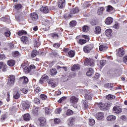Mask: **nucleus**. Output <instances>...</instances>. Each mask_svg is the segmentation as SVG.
Returning a JSON list of instances; mask_svg holds the SVG:
<instances>
[{"label":"nucleus","mask_w":127,"mask_h":127,"mask_svg":"<svg viewBox=\"0 0 127 127\" xmlns=\"http://www.w3.org/2000/svg\"><path fill=\"white\" fill-rule=\"evenodd\" d=\"M125 53H126L125 52V49L123 48H120L116 50V55L117 56H119L120 57H122L124 56Z\"/></svg>","instance_id":"7ed1b4c3"},{"label":"nucleus","mask_w":127,"mask_h":127,"mask_svg":"<svg viewBox=\"0 0 127 127\" xmlns=\"http://www.w3.org/2000/svg\"><path fill=\"white\" fill-rule=\"evenodd\" d=\"M124 63L127 64V56H125L123 59Z\"/></svg>","instance_id":"338daca9"},{"label":"nucleus","mask_w":127,"mask_h":127,"mask_svg":"<svg viewBox=\"0 0 127 127\" xmlns=\"http://www.w3.org/2000/svg\"><path fill=\"white\" fill-rule=\"evenodd\" d=\"M106 10L108 12H111V11H112V10H113V9H114V8H113V7L111 5H108L106 7Z\"/></svg>","instance_id":"c03bdc74"},{"label":"nucleus","mask_w":127,"mask_h":127,"mask_svg":"<svg viewBox=\"0 0 127 127\" xmlns=\"http://www.w3.org/2000/svg\"><path fill=\"white\" fill-rule=\"evenodd\" d=\"M113 21H114V19L111 17H109L106 18L105 22L106 24H107V25H110V24H112L113 23Z\"/></svg>","instance_id":"4468645a"},{"label":"nucleus","mask_w":127,"mask_h":127,"mask_svg":"<svg viewBox=\"0 0 127 127\" xmlns=\"http://www.w3.org/2000/svg\"><path fill=\"white\" fill-rule=\"evenodd\" d=\"M115 96L111 94H109L106 96V99H107V100H113Z\"/></svg>","instance_id":"a18cd8bd"},{"label":"nucleus","mask_w":127,"mask_h":127,"mask_svg":"<svg viewBox=\"0 0 127 127\" xmlns=\"http://www.w3.org/2000/svg\"><path fill=\"white\" fill-rule=\"evenodd\" d=\"M22 5H21V4H17L15 5V8H16V9H20L22 7Z\"/></svg>","instance_id":"6e6d98bb"},{"label":"nucleus","mask_w":127,"mask_h":127,"mask_svg":"<svg viewBox=\"0 0 127 127\" xmlns=\"http://www.w3.org/2000/svg\"><path fill=\"white\" fill-rule=\"evenodd\" d=\"M89 30V27L88 26H84L82 28V31L83 32H87Z\"/></svg>","instance_id":"8fccbe9b"},{"label":"nucleus","mask_w":127,"mask_h":127,"mask_svg":"<svg viewBox=\"0 0 127 127\" xmlns=\"http://www.w3.org/2000/svg\"><path fill=\"white\" fill-rule=\"evenodd\" d=\"M19 52L18 51H15L13 52L12 56L13 57H17V56H19Z\"/></svg>","instance_id":"09e8293b"},{"label":"nucleus","mask_w":127,"mask_h":127,"mask_svg":"<svg viewBox=\"0 0 127 127\" xmlns=\"http://www.w3.org/2000/svg\"><path fill=\"white\" fill-rule=\"evenodd\" d=\"M23 120L25 122H28L30 120V115L29 114H26L23 116Z\"/></svg>","instance_id":"393cba45"},{"label":"nucleus","mask_w":127,"mask_h":127,"mask_svg":"<svg viewBox=\"0 0 127 127\" xmlns=\"http://www.w3.org/2000/svg\"><path fill=\"white\" fill-rule=\"evenodd\" d=\"M7 65L10 67H13L15 65V61L13 60H10L7 62Z\"/></svg>","instance_id":"4be33fe9"},{"label":"nucleus","mask_w":127,"mask_h":127,"mask_svg":"<svg viewBox=\"0 0 127 127\" xmlns=\"http://www.w3.org/2000/svg\"><path fill=\"white\" fill-rule=\"evenodd\" d=\"M119 23L118 22H116L114 24V25H113V27L114 28H115V29H119Z\"/></svg>","instance_id":"0e129e2a"},{"label":"nucleus","mask_w":127,"mask_h":127,"mask_svg":"<svg viewBox=\"0 0 127 127\" xmlns=\"http://www.w3.org/2000/svg\"><path fill=\"white\" fill-rule=\"evenodd\" d=\"M22 107L24 110H27L30 107V103H29V101H25L22 104Z\"/></svg>","instance_id":"9d476101"},{"label":"nucleus","mask_w":127,"mask_h":127,"mask_svg":"<svg viewBox=\"0 0 127 127\" xmlns=\"http://www.w3.org/2000/svg\"><path fill=\"white\" fill-rule=\"evenodd\" d=\"M101 32L102 29H101V27L96 26L95 27L94 33H95V34H100Z\"/></svg>","instance_id":"a211bd4d"},{"label":"nucleus","mask_w":127,"mask_h":127,"mask_svg":"<svg viewBox=\"0 0 127 127\" xmlns=\"http://www.w3.org/2000/svg\"><path fill=\"white\" fill-rule=\"evenodd\" d=\"M15 80V77L14 76L12 75L10 76L9 80L7 82L8 86H13V84H14V80Z\"/></svg>","instance_id":"423d86ee"},{"label":"nucleus","mask_w":127,"mask_h":127,"mask_svg":"<svg viewBox=\"0 0 127 127\" xmlns=\"http://www.w3.org/2000/svg\"><path fill=\"white\" fill-rule=\"evenodd\" d=\"M1 69H2V72H6V70L7 69V65L2 63Z\"/></svg>","instance_id":"473e14b6"},{"label":"nucleus","mask_w":127,"mask_h":127,"mask_svg":"<svg viewBox=\"0 0 127 127\" xmlns=\"http://www.w3.org/2000/svg\"><path fill=\"white\" fill-rule=\"evenodd\" d=\"M68 126L69 127H72L73 126V123L74 122V119L70 118L68 120Z\"/></svg>","instance_id":"2f4dec72"},{"label":"nucleus","mask_w":127,"mask_h":127,"mask_svg":"<svg viewBox=\"0 0 127 127\" xmlns=\"http://www.w3.org/2000/svg\"><path fill=\"white\" fill-rule=\"evenodd\" d=\"M62 112V109L61 108H58L55 110L56 114H60Z\"/></svg>","instance_id":"680f3d73"},{"label":"nucleus","mask_w":127,"mask_h":127,"mask_svg":"<svg viewBox=\"0 0 127 127\" xmlns=\"http://www.w3.org/2000/svg\"><path fill=\"white\" fill-rule=\"evenodd\" d=\"M96 118L97 120H103L104 118H105V116L104 113L103 112H99L96 114Z\"/></svg>","instance_id":"9b49d317"},{"label":"nucleus","mask_w":127,"mask_h":127,"mask_svg":"<svg viewBox=\"0 0 127 127\" xmlns=\"http://www.w3.org/2000/svg\"><path fill=\"white\" fill-rule=\"evenodd\" d=\"M104 87L107 89H111L114 87V84L113 83H106L105 84Z\"/></svg>","instance_id":"72a5a7b5"},{"label":"nucleus","mask_w":127,"mask_h":127,"mask_svg":"<svg viewBox=\"0 0 127 127\" xmlns=\"http://www.w3.org/2000/svg\"><path fill=\"white\" fill-rule=\"evenodd\" d=\"M21 41L23 44H28V43H29V39L28 37L23 36L21 38Z\"/></svg>","instance_id":"6e6552de"},{"label":"nucleus","mask_w":127,"mask_h":127,"mask_svg":"<svg viewBox=\"0 0 127 127\" xmlns=\"http://www.w3.org/2000/svg\"><path fill=\"white\" fill-rule=\"evenodd\" d=\"M89 125V126H94L95 125V120L93 119H90Z\"/></svg>","instance_id":"de8ad7c7"},{"label":"nucleus","mask_w":127,"mask_h":127,"mask_svg":"<svg viewBox=\"0 0 127 127\" xmlns=\"http://www.w3.org/2000/svg\"><path fill=\"white\" fill-rule=\"evenodd\" d=\"M93 74H94V70H93V68H89V70L86 73L87 76H92Z\"/></svg>","instance_id":"c85d7f7f"},{"label":"nucleus","mask_w":127,"mask_h":127,"mask_svg":"<svg viewBox=\"0 0 127 127\" xmlns=\"http://www.w3.org/2000/svg\"><path fill=\"white\" fill-rule=\"evenodd\" d=\"M19 80L22 84H27V83H28V78L26 76L20 77Z\"/></svg>","instance_id":"2eb2a0df"},{"label":"nucleus","mask_w":127,"mask_h":127,"mask_svg":"<svg viewBox=\"0 0 127 127\" xmlns=\"http://www.w3.org/2000/svg\"><path fill=\"white\" fill-rule=\"evenodd\" d=\"M86 42H87V40L83 39H79L78 41V43L81 45H83V44H85Z\"/></svg>","instance_id":"ea45409f"},{"label":"nucleus","mask_w":127,"mask_h":127,"mask_svg":"<svg viewBox=\"0 0 127 127\" xmlns=\"http://www.w3.org/2000/svg\"><path fill=\"white\" fill-rule=\"evenodd\" d=\"M104 10H105V8H104V7H100L97 10V14H98L99 15H102Z\"/></svg>","instance_id":"bb28decb"},{"label":"nucleus","mask_w":127,"mask_h":127,"mask_svg":"<svg viewBox=\"0 0 127 127\" xmlns=\"http://www.w3.org/2000/svg\"><path fill=\"white\" fill-rule=\"evenodd\" d=\"M20 98V94L18 91H15L13 94V98L17 100Z\"/></svg>","instance_id":"a878e982"},{"label":"nucleus","mask_w":127,"mask_h":127,"mask_svg":"<svg viewBox=\"0 0 127 127\" xmlns=\"http://www.w3.org/2000/svg\"><path fill=\"white\" fill-rule=\"evenodd\" d=\"M100 64L101 67H104L106 65V61L102 60L100 62Z\"/></svg>","instance_id":"5fc2aeb1"},{"label":"nucleus","mask_w":127,"mask_h":127,"mask_svg":"<svg viewBox=\"0 0 127 127\" xmlns=\"http://www.w3.org/2000/svg\"><path fill=\"white\" fill-rule=\"evenodd\" d=\"M113 111L114 113H116V114H120V113H122V108H121V107L116 105L114 107Z\"/></svg>","instance_id":"1a4fd4ad"},{"label":"nucleus","mask_w":127,"mask_h":127,"mask_svg":"<svg viewBox=\"0 0 127 127\" xmlns=\"http://www.w3.org/2000/svg\"><path fill=\"white\" fill-rule=\"evenodd\" d=\"M116 117L114 115H110L107 117V121H115L116 120Z\"/></svg>","instance_id":"7c9ffc66"},{"label":"nucleus","mask_w":127,"mask_h":127,"mask_svg":"<svg viewBox=\"0 0 127 127\" xmlns=\"http://www.w3.org/2000/svg\"><path fill=\"white\" fill-rule=\"evenodd\" d=\"M30 15L31 18L33 21H35V20H37V19H38V14L36 12L32 13Z\"/></svg>","instance_id":"ddd939ff"},{"label":"nucleus","mask_w":127,"mask_h":127,"mask_svg":"<svg viewBox=\"0 0 127 127\" xmlns=\"http://www.w3.org/2000/svg\"><path fill=\"white\" fill-rule=\"evenodd\" d=\"M38 54V52H37V50H34L33 51H32L31 56L32 58H34V57H36V56H37Z\"/></svg>","instance_id":"cd10ccee"},{"label":"nucleus","mask_w":127,"mask_h":127,"mask_svg":"<svg viewBox=\"0 0 127 127\" xmlns=\"http://www.w3.org/2000/svg\"><path fill=\"white\" fill-rule=\"evenodd\" d=\"M2 20H3V21H5L6 22H8V23H9L10 22V18L9 16H6L5 17H2L1 18Z\"/></svg>","instance_id":"e433bc0d"},{"label":"nucleus","mask_w":127,"mask_h":127,"mask_svg":"<svg viewBox=\"0 0 127 127\" xmlns=\"http://www.w3.org/2000/svg\"><path fill=\"white\" fill-rule=\"evenodd\" d=\"M35 68H36V66H35V65H34V64H31L29 67L30 71H31V70H34Z\"/></svg>","instance_id":"bf43d9fd"},{"label":"nucleus","mask_w":127,"mask_h":127,"mask_svg":"<svg viewBox=\"0 0 127 127\" xmlns=\"http://www.w3.org/2000/svg\"><path fill=\"white\" fill-rule=\"evenodd\" d=\"M57 74V70L55 68H52L51 69V76H55Z\"/></svg>","instance_id":"c9c22d12"},{"label":"nucleus","mask_w":127,"mask_h":127,"mask_svg":"<svg viewBox=\"0 0 127 127\" xmlns=\"http://www.w3.org/2000/svg\"><path fill=\"white\" fill-rule=\"evenodd\" d=\"M38 112H39V108L37 107H33L32 113L34 116H37V115H38Z\"/></svg>","instance_id":"aec40b11"},{"label":"nucleus","mask_w":127,"mask_h":127,"mask_svg":"<svg viewBox=\"0 0 127 127\" xmlns=\"http://www.w3.org/2000/svg\"><path fill=\"white\" fill-rule=\"evenodd\" d=\"M84 97H85V99H86V100H92V96L88 94H85Z\"/></svg>","instance_id":"603ef678"},{"label":"nucleus","mask_w":127,"mask_h":127,"mask_svg":"<svg viewBox=\"0 0 127 127\" xmlns=\"http://www.w3.org/2000/svg\"><path fill=\"white\" fill-rule=\"evenodd\" d=\"M54 122H55V124H56V125H58V124L60 123V119H59L58 118H56L54 119Z\"/></svg>","instance_id":"052dcab7"},{"label":"nucleus","mask_w":127,"mask_h":127,"mask_svg":"<svg viewBox=\"0 0 127 127\" xmlns=\"http://www.w3.org/2000/svg\"><path fill=\"white\" fill-rule=\"evenodd\" d=\"M77 12H79V8H74L71 9V13L75 14L77 13Z\"/></svg>","instance_id":"a19ab883"},{"label":"nucleus","mask_w":127,"mask_h":127,"mask_svg":"<svg viewBox=\"0 0 127 127\" xmlns=\"http://www.w3.org/2000/svg\"><path fill=\"white\" fill-rule=\"evenodd\" d=\"M85 64L87 66H90L91 67H94L95 66V61L94 59L86 60Z\"/></svg>","instance_id":"20e7f679"},{"label":"nucleus","mask_w":127,"mask_h":127,"mask_svg":"<svg viewBox=\"0 0 127 127\" xmlns=\"http://www.w3.org/2000/svg\"><path fill=\"white\" fill-rule=\"evenodd\" d=\"M69 57L73 58L75 56V52L74 51H70L68 52Z\"/></svg>","instance_id":"4c0bfd02"},{"label":"nucleus","mask_w":127,"mask_h":127,"mask_svg":"<svg viewBox=\"0 0 127 127\" xmlns=\"http://www.w3.org/2000/svg\"><path fill=\"white\" fill-rule=\"evenodd\" d=\"M49 79V76L46 74H44L39 80L40 84H43L45 81Z\"/></svg>","instance_id":"0eeeda50"},{"label":"nucleus","mask_w":127,"mask_h":127,"mask_svg":"<svg viewBox=\"0 0 127 127\" xmlns=\"http://www.w3.org/2000/svg\"><path fill=\"white\" fill-rule=\"evenodd\" d=\"M34 103H35V104H40V100H39V99L38 98H35L34 100Z\"/></svg>","instance_id":"e2e57ef3"},{"label":"nucleus","mask_w":127,"mask_h":127,"mask_svg":"<svg viewBox=\"0 0 127 127\" xmlns=\"http://www.w3.org/2000/svg\"><path fill=\"white\" fill-rule=\"evenodd\" d=\"M17 34L18 35H19V36H21V35H25L26 34H27V32L23 30H22L19 31L17 32Z\"/></svg>","instance_id":"c756f323"},{"label":"nucleus","mask_w":127,"mask_h":127,"mask_svg":"<svg viewBox=\"0 0 127 127\" xmlns=\"http://www.w3.org/2000/svg\"><path fill=\"white\" fill-rule=\"evenodd\" d=\"M40 98L43 101H45V100H47V96H46V95H45V94H41L40 95Z\"/></svg>","instance_id":"3c124183"},{"label":"nucleus","mask_w":127,"mask_h":127,"mask_svg":"<svg viewBox=\"0 0 127 127\" xmlns=\"http://www.w3.org/2000/svg\"><path fill=\"white\" fill-rule=\"evenodd\" d=\"M39 121L40 122L41 127H43V126L46 124V120H45V118L43 117L39 118Z\"/></svg>","instance_id":"dca6fc26"},{"label":"nucleus","mask_w":127,"mask_h":127,"mask_svg":"<svg viewBox=\"0 0 127 127\" xmlns=\"http://www.w3.org/2000/svg\"><path fill=\"white\" fill-rule=\"evenodd\" d=\"M40 11L43 13H49V9H48V6H42L40 8Z\"/></svg>","instance_id":"f8f14e48"},{"label":"nucleus","mask_w":127,"mask_h":127,"mask_svg":"<svg viewBox=\"0 0 127 127\" xmlns=\"http://www.w3.org/2000/svg\"><path fill=\"white\" fill-rule=\"evenodd\" d=\"M71 71H77V70H80V64H74L71 68Z\"/></svg>","instance_id":"f3484780"},{"label":"nucleus","mask_w":127,"mask_h":127,"mask_svg":"<svg viewBox=\"0 0 127 127\" xmlns=\"http://www.w3.org/2000/svg\"><path fill=\"white\" fill-rule=\"evenodd\" d=\"M78 102V98L75 96H71L70 98V102L72 104H76Z\"/></svg>","instance_id":"6ab92c4d"},{"label":"nucleus","mask_w":127,"mask_h":127,"mask_svg":"<svg viewBox=\"0 0 127 127\" xmlns=\"http://www.w3.org/2000/svg\"><path fill=\"white\" fill-rule=\"evenodd\" d=\"M83 107L84 109V110H86V109H88V101L87 100H84L83 101Z\"/></svg>","instance_id":"58836bf2"},{"label":"nucleus","mask_w":127,"mask_h":127,"mask_svg":"<svg viewBox=\"0 0 127 127\" xmlns=\"http://www.w3.org/2000/svg\"><path fill=\"white\" fill-rule=\"evenodd\" d=\"M66 5V0H59L58 3V6L59 8H64Z\"/></svg>","instance_id":"39448f33"},{"label":"nucleus","mask_w":127,"mask_h":127,"mask_svg":"<svg viewBox=\"0 0 127 127\" xmlns=\"http://www.w3.org/2000/svg\"><path fill=\"white\" fill-rule=\"evenodd\" d=\"M52 36V37H54V38H58V37H59L58 34L56 33H53Z\"/></svg>","instance_id":"774afa93"},{"label":"nucleus","mask_w":127,"mask_h":127,"mask_svg":"<svg viewBox=\"0 0 127 127\" xmlns=\"http://www.w3.org/2000/svg\"><path fill=\"white\" fill-rule=\"evenodd\" d=\"M48 84L52 86V88H55L56 85H55V79H50L48 82Z\"/></svg>","instance_id":"412c9836"},{"label":"nucleus","mask_w":127,"mask_h":127,"mask_svg":"<svg viewBox=\"0 0 127 127\" xmlns=\"http://www.w3.org/2000/svg\"><path fill=\"white\" fill-rule=\"evenodd\" d=\"M45 114H46V115H50V114H51V113H52V110H51L49 108L47 107L45 109Z\"/></svg>","instance_id":"f704fd0d"},{"label":"nucleus","mask_w":127,"mask_h":127,"mask_svg":"<svg viewBox=\"0 0 127 127\" xmlns=\"http://www.w3.org/2000/svg\"><path fill=\"white\" fill-rule=\"evenodd\" d=\"M76 24H77V22H75V21H71L69 23L70 27H74V26H76Z\"/></svg>","instance_id":"79ce46f5"},{"label":"nucleus","mask_w":127,"mask_h":127,"mask_svg":"<svg viewBox=\"0 0 127 127\" xmlns=\"http://www.w3.org/2000/svg\"><path fill=\"white\" fill-rule=\"evenodd\" d=\"M98 106L101 111H106L111 107V106L107 103H99Z\"/></svg>","instance_id":"f257e3e1"},{"label":"nucleus","mask_w":127,"mask_h":127,"mask_svg":"<svg viewBox=\"0 0 127 127\" xmlns=\"http://www.w3.org/2000/svg\"><path fill=\"white\" fill-rule=\"evenodd\" d=\"M108 49V47L101 45L99 46V51H103V52H105L106 50Z\"/></svg>","instance_id":"b1692460"},{"label":"nucleus","mask_w":127,"mask_h":127,"mask_svg":"<svg viewBox=\"0 0 127 127\" xmlns=\"http://www.w3.org/2000/svg\"><path fill=\"white\" fill-rule=\"evenodd\" d=\"M112 32H113L112 29H109L105 31V34L107 37H111L112 36Z\"/></svg>","instance_id":"5701e85b"},{"label":"nucleus","mask_w":127,"mask_h":127,"mask_svg":"<svg viewBox=\"0 0 127 127\" xmlns=\"http://www.w3.org/2000/svg\"><path fill=\"white\" fill-rule=\"evenodd\" d=\"M67 99V97L64 96L60 98V99L58 101L59 103H62L64 101H65Z\"/></svg>","instance_id":"13d9d810"},{"label":"nucleus","mask_w":127,"mask_h":127,"mask_svg":"<svg viewBox=\"0 0 127 127\" xmlns=\"http://www.w3.org/2000/svg\"><path fill=\"white\" fill-rule=\"evenodd\" d=\"M24 72L26 73V74H28L30 72V69H29V67L25 66L24 67Z\"/></svg>","instance_id":"37998d69"},{"label":"nucleus","mask_w":127,"mask_h":127,"mask_svg":"<svg viewBox=\"0 0 127 127\" xmlns=\"http://www.w3.org/2000/svg\"><path fill=\"white\" fill-rule=\"evenodd\" d=\"M0 60H4V59H5V55H4V54H0Z\"/></svg>","instance_id":"69168bd1"},{"label":"nucleus","mask_w":127,"mask_h":127,"mask_svg":"<svg viewBox=\"0 0 127 127\" xmlns=\"http://www.w3.org/2000/svg\"><path fill=\"white\" fill-rule=\"evenodd\" d=\"M40 45V43H39V42H38L36 40H35V43H34V47H38Z\"/></svg>","instance_id":"4d7b16f0"},{"label":"nucleus","mask_w":127,"mask_h":127,"mask_svg":"<svg viewBox=\"0 0 127 127\" xmlns=\"http://www.w3.org/2000/svg\"><path fill=\"white\" fill-rule=\"evenodd\" d=\"M93 48H94L93 45H88L83 47V51L85 53H90Z\"/></svg>","instance_id":"f03ea898"},{"label":"nucleus","mask_w":127,"mask_h":127,"mask_svg":"<svg viewBox=\"0 0 127 127\" xmlns=\"http://www.w3.org/2000/svg\"><path fill=\"white\" fill-rule=\"evenodd\" d=\"M72 114H73V111L70 109L67 110L66 112V116H71Z\"/></svg>","instance_id":"49530a36"},{"label":"nucleus","mask_w":127,"mask_h":127,"mask_svg":"<svg viewBox=\"0 0 127 127\" xmlns=\"http://www.w3.org/2000/svg\"><path fill=\"white\" fill-rule=\"evenodd\" d=\"M4 34H5V36H6V37H9V36H10V34H11V33H10V31L7 30V31L5 32Z\"/></svg>","instance_id":"864d4df0"}]
</instances>
